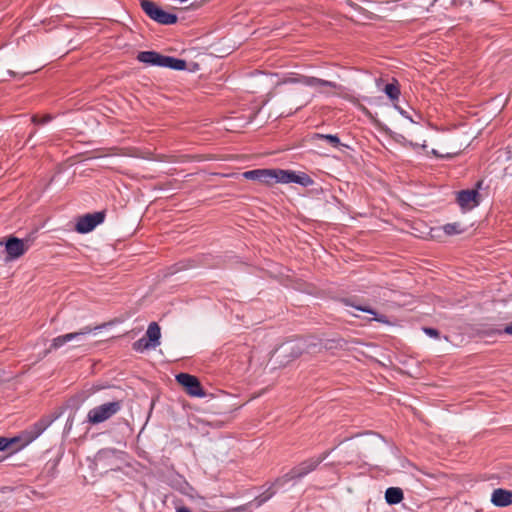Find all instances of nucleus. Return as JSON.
<instances>
[{
  "mask_svg": "<svg viewBox=\"0 0 512 512\" xmlns=\"http://www.w3.org/2000/svg\"><path fill=\"white\" fill-rule=\"evenodd\" d=\"M355 308L360 310V311L367 312L369 314H372V315L376 316V312L373 309L369 308V307L355 306Z\"/></svg>",
  "mask_w": 512,
  "mask_h": 512,
  "instance_id": "28",
  "label": "nucleus"
},
{
  "mask_svg": "<svg viewBox=\"0 0 512 512\" xmlns=\"http://www.w3.org/2000/svg\"><path fill=\"white\" fill-rule=\"evenodd\" d=\"M105 214L104 212H95L85 214L83 216L78 217L75 230L78 233L85 234L91 232L97 225L101 224L104 221Z\"/></svg>",
  "mask_w": 512,
  "mask_h": 512,
  "instance_id": "9",
  "label": "nucleus"
},
{
  "mask_svg": "<svg viewBox=\"0 0 512 512\" xmlns=\"http://www.w3.org/2000/svg\"><path fill=\"white\" fill-rule=\"evenodd\" d=\"M364 111H365L367 114H370L369 110H367L366 108H364Z\"/></svg>",
  "mask_w": 512,
  "mask_h": 512,
  "instance_id": "34",
  "label": "nucleus"
},
{
  "mask_svg": "<svg viewBox=\"0 0 512 512\" xmlns=\"http://www.w3.org/2000/svg\"><path fill=\"white\" fill-rule=\"evenodd\" d=\"M374 319L376 321H378V322H381V323H385V324L389 323V321H388V319H387V317L385 315L376 316Z\"/></svg>",
  "mask_w": 512,
  "mask_h": 512,
  "instance_id": "29",
  "label": "nucleus"
},
{
  "mask_svg": "<svg viewBox=\"0 0 512 512\" xmlns=\"http://www.w3.org/2000/svg\"><path fill=\"white\" fill-rule=\"evenodd\" d=\"M403 497V491L398 487H390L385 492V499L389 504H398Z\"/></svg>",
  "mask_w": 512,
  "mask_h": 512,
  "instance_id": "17",
  "label": "nucleus"
},
{
  "mask_svg": "<svg viewBox=\"0 0 512 512\" xmlns=\"http://www.w3.org/2000/svg\"><path fill=\"white\" fill-rule=\"evenodd\" d=\"M319 137L326 139L333 146H338L340 143V140L336 135H319Z\"/></svg>",
  "mask_w": 512,
  "mask_h": 512,
  "instance_id": "24",
  "label": "nucleus"
},
{
  "mask_svg": "<svg viewBox=\"0 0 512 512\" xmlns=\"http://www.w3.org/2000/svg\"><path fill=\"white\" fill-rule=\"evenodd\" d=\"M327 457V454L322 455L319 458L306 459L300 462L298 465L293 467L287 474L284 475L285 481H292L295 479H301L313 472L320 463Z\"/></svg>",
  "mask_w": 512,
  "mask_h": 512,
  "instance_id": "5",
  "label": "nucleus"
},
{
  "mask_svg": "<svg viewBox=\"0 0 512 512\" xmlns=\"http://www.w3.org/2000/svg\"><path fill=\"white\" fill-rule=\"evenodd\" d=\"M504 333L512 336V322L505 326Z\"/></svg>",
  "mask_w": 512,
  "mask_h": 512,
  "instance_id": "30",
  "label": "nucleus"
},
{
  "mask_svg": "<svg viewBox=\"0 0 512 512\" xmlns=\"http://www.w3.org/2000/svg\"><path fill=\"white\" fill-rule=\"evenodd\" d=\"M141 8L152 20L160 24L171 25L177 22V16L175 14L166 12L153 1H141Z\"/></svg>",
  "mask_w": 512,
  "mask_h": 512,
  "instance_id": "4",
  "label": "nucleus"
},
{
  "mask_svg": "<svg viewBox=\"0 0 512 512\" xmlns=\"http://www.w3.org/2000/svg\"><path fill=\"white\" fill-rule=\"evenodd\" d=\"M109 324L110 323H103V324L97 325L95 327L85 326L77 332H71V333L57 336L52 340L51 349H54V350L59 349L60 347L65 345L67 342L72 341L75 338H77L79 335H85V334H89L95 330H100Z\"/></svg>",
  "mask_w": 512,
  "mask_h": 512,
  "instance_id": "10",
  "label": "nucleus"
},
{
  "mask_svg": "<svg viewBox=\"0 0 512 512\" xmlns=\"http://www.w3.org/2000/svg\"><path fill=\"white\" fill-rule=\"evenodd\" d=\"M146 339L151 342L153 348L157 347L160 344L161 330L156 322H151L148 325L145 336Z\"/></svg>",
  "mask_w": 512,
  "mask_h": 512,
  "instance_id": "15",
  "label": "nucleus"
},
{
  "mask_svg": "<svg viewBox=\"0 0 512 512\" xmlns=\"http://www.w3.org/2000/svg\"><path fill=\"white\" fill-rule=\"evenodd\" d=\"M264 174L262 169H255L246 171L243 173L244 178L250 179V180H260V175Z\"/></svg>",
  "mask_w": 512,
  "mask_h": 512,
  "instance_id": "23",
  "label": "nucleus"
},
{
  "mask_svg": "<svg viewBox=\"0 0 512 512\" xmlns=\"http://www.w3.org/2000/svg\"><path fill=\"white\" fill-rule=\"evenodd\" d=\"M264 174L260 175L261 182L271 185L275 183V169H262Z\"/></svg>",
  "mask_w": 512,
  "mask_h": 512,
  "instance_id": "20",
  "label": "nucleus"
},
{
  "mask_svg": "<svg viewBox=\"0 0 512 512\" xmlns=\"http://www.w3.org/2000/svg\"><path fill=\"white\" fill-rule=\"evenodd\" d=\"M433 156L437 157V158H452L455 154H451V153H447L445 155L443 154H440L437 150L435 149H432L431 152H430Z\"/></svg>",
  "mask_w": 512,
  "mask_h": 512,
  "instance_id": "27",
  "label": "nucleus"
},
{
  "mask_svg": "<svg viewBox=\"0 0 512 512\" xmlns=\"http://www.w3.org/2000/svg\"><path fill=\"white\" fill-rule=\"evenodd\" d=\"M275 494V491L272 487L268 488L265 492L257 496L253 501H251V504L254 503L257 507H260L263 505L266 501H268L270 498L273 497Z\"/></svg>",
  "mask_w": 512,
  "mask_h": 512,
  "instance_id": "18",
  "label": "nucleus"
},
{
  "mask_svg": "<svg viewBox=\"0 0 512 512\" xmlns=\"http://www.w3.org/2000/svg\"><path fill=\"white\" fill-rule=\"evenodd\" d=\"M293 83H302L303 85L310 87H318V88H329V89H339L340 86L332 81L323 80L317 77L312 76H300L299 78L291 80Z\"/></svg>",
  "mask_w": 512,
  "mask_h": 512,
  "instance_id": "13",
  "label": "nucleus"
},
{
  "mask_svg": "<svg viewBox=\"0 0 512 512\" xmlns=\"http://www.w3.org/2000/svg\"><path fill=\"white\" fill-rule=\"evenodd\" d=\"M176 381L178 384H180L186 394H188L191 397H204L205 391L199 381V379L191 374L188 373H179L176 375Z\"/></svg>",
  "mask_w": 512,
  "mask_h": 512,
  "instance_id": "6",
  "label": "nucleus"
},
{
  "mask_svg": "<svg viewBox=\"0 0 512 512\" xmlns=\"http://www.w3.org/2000/svg\"><path fill=\"white\" fill-rule=\"evenodd\" d=\"M423 331L425 334H427L428 336L430 337H433V338H439L440 334H439V331L434 329V328H430V327H424L423 328Z\"/></svg>",
  "mask_w": 512,
  "mask_h": 512,
  "instance_id": "26",
  "label": "nucleus"
},
{
  "mask_svg": "<svg viewBox=\"0 0 512 512\" xmlns=\"http://www.w3.org/2000/svg\"><path fill=\"white\" fill-rule=\"evenodd\" d=\"M465 230V227L460 222H453L447 223L441 227L431 228L429 235L432 240L442 242L445 237L462 234Z\"/></svg>",
  "mask_w": 512,
  "mask_h": 512,
  "instance_id": "8",
  "label": "nucleus"
},
{
  "mask_svg": "<svg viewBox=\"0 0 512 512\" xmlns=\"http://www.w3.org/2000/svg\"><path fill=\"white\" fill-rule=\"evenodd\" d=\"M250 505H251V502L231 508L228 512H251V510L249 509Z\"/></svg>",
  "mask_w": 512,
  "mask_h": 512,
  "instance_id": "25",
  "label": "nucleus"
},
{
  "mask_svg": "<svg viewBox=\"0 0 512 512\" xmlns=\"http://www.w3.org/2000/svg\"><path fill=\"white\" fill-rule=\"evenodd\" d=\"M409 145H410V146H412V147H415V146H416V144H414V143H412V142H410V143H409Z\"/></svg>",
  "mask_w": 512,
  "mask_h": 512,
  "instance_id": "33",
  "label": "nucleus"
},
{
  "mask_svg": "<svg viewBox=\"0 0 512 512\" xmlns=\"http://www.w3.org/2000/svg\"><path fill=\"white\" fill-rule=\"evenodd\" d=\"M384 92L391 101H397L401 94L398 80L393 78L392 81L385 86Z\"/></svg>",
  "mask_w": 512,
  "mask_h": 512,
  "instance_id": "16",
  "label": "nucleus"
},
{
  "mask_svg": "<svg viewBox=\"0 0 512 512\" xmlns=\"http://www.w3.org/2000/svg\"><path fill=\"white\" fill-rule=\"evenodd\" d=\"M483 185V180L477 181L473 189H465L456 192L455 201L463 212H468L479 206L481 195L479 190Z\"/></svg>",
  "mask_w": 512,
  "mask_h": 512,
  "instance_id": "3",
  "label": "nucleus"
},
{
  "mask_svg": "<svg viewBox=\"0 0 512 512\" xmlns=\"http://www.w3.org/2000/svg\"><path fill=\"white\" fill-rule=\"evenodd\" d=\"M16 444L17 445V448L22 444V441H14L13 442V445Z\"/></svg>",
  "mask_w": 512,
  "mask_h": 512,
  "instance_id": "32",
  "label": "nucleus"
},
{
  "mask_svg": "<svg viewBox=\"0 0 512 512\" xmlns=\"http://www.w3.org/2000/svg\"><path fill=\"white\" fill-rule=\"evenodd\" d=\"M52 119H53V116L51 114H45L41 117L39 115L35 114L32 116L31 121L34 124L39 125V124H46V123L50 122Z\"/></svg>",
  "mask_w": 512,
  "mask_h": 512,
  "instance_id": "22",
  "label": "nucleus"
},
{
  "mask_svg": "<svg viewBox=\"0 0 512 512\" xmlns=\"http://www.w3.org/2000/svg\"><path fill=\"white\" fill-rule=\"evenodd\" d=\"M312 180L306 174L297 175L293 171L275 169V183H298L301 185H307Z\"/></svg>",
  "mask_w": 512,
  "mask_h": 512,
  "instance_id": "12",
  "label": "nucleus"
},
{
  "mask_svg": "<svg viewBox=\"0 0 512 512\" xmlns=\"http://www.w3.org/2000/svg\"><path fill=\"white\" fill-rule=\"evenodd\" d=\"M491 502L497 507H507L512 504V491L497 488L492 492Z\"/></svg>",
  "mask_w": 512,
  "mask_h": 512,
  "instance_id": "14",
  "label": "nucleus"
},
{
  "mask_svg": "<svg viewBox=\"0 0 512 512\" xmlns=\"http://www.w3.org/2000/svg\"><path fill=\"white\" fill-rule=\"evenodd\" d=\"M14 441H20L19 435L12 438L0 436V451H3L12 446Z\"/></svg>",
  "mask_w": 512,
  "mask_h": 512,
  "instance_id": "21",
  "label": "nucleus"
},
{
  "mask_svg": "<svg viewBox=\"0 0 512 512\" xmlns=\"http://www.w3.org/2000/svg\"><path fill=\"white\" fill-rule=\"evenodd\" d=\"M177 512H192L188 507L182 506L177 508Z\"/></svg>",
  "mask_w": 512,
  "mask_h": 512,
  "instance_id": "31",
  "label": "nucleus"
},
{
  "mask_svg": "<svg viewBox=\"0 0 512 512\" xmlns=\"http://www.w3.org/2000/svg\"><path fill=\"white\" fill-rule=\"evenodd\" d=\"M137 60L147 65L168 67L174 70H184L187 66L183 59L164 56L156 51H141L137 55Z\"/></svg>",
  "mask_w": 512,
  "mask_h": 512,
  "instance_id": "1",
  "label": "nucleus"
},
{
  "mask_svg": "<svg viewBox=\"0 0 512 512\" xmlns=\"http://www.w3.org/2000/svg\"><path fill=\"white\" fill-rule=\"evenodd\" d=\"M51 422V420L42 418L34 423L30 430L22 431L19 434V438L20 441H22V444L16 448L15 451L22 450L31 444L34 440H36L49 427Z\"/></svg>",
  "mask_w": 512,
  "mask_h": 512,
  "instance_id": "7",
  "label": "nucleus"
},
{
  "mask_svg": "<svg viewBox=\"0 0 512 512\" xmlns=\"http://www.w3.org/2000/svg\"><path fill=\"white\" fill-rule=\"evenodd\" d=\"M122 408L120 400L103 403L89 410L87 413V422L96 425L110 419L117 414Z\"/></svg>",
  "mask_w": 512,
  "mask_h": 512,
  "instance_id": "2",
  "label": "nucleus"
},
{
  "mask_svg": "<svg viewBox=\"0 0 512 512\" xmlns=\"http://www.w3.org/2000/svg\"><path fill=\"white\" fill-rule=\"evenodd\" d=\"M7 260H15L23 256L28 250L25 241L14 236H10L5 243Z\"/></svg>",
  "mask_w": 512,
  "mask_h": 512,
  "instance_id": "11",
  "label": "nucleus"
},
{
  "mask_svg": "<svg viewBox=\"0 0 512 512\" xmlns=\"http://www.w3.org/2000/svg\"><path fill=\"white\" fill-rule=\"evenodd\" d=\"M150 348H153V345L146 339V337H142L133 343V349L137 352H143Z\"/></svg>",
  "mask_w": 512,
  "mask_h": 512,
  "instance_id": "19",
  "label": "nucleus"
}]
</instances>
